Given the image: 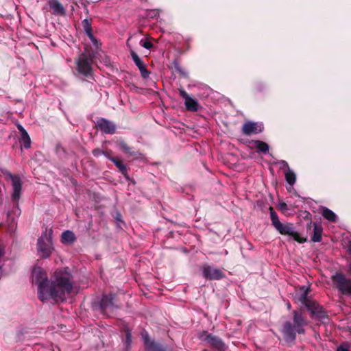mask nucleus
Here are the masks:
<instances>
[{
  "label": "nucleus",
  "mask_w": 351,
  "mask_h": 351,
  "mask_svg": "<svg viewBox=\"0 0 351 351\" xmlns=\"http://www.w3.org/2000/svg\"><path fill=\"white\" fill-rule=\"evenodd\" d=\"M32 282L38 286V295L44 302L49 299L64 301L73 292L72 276L67 268L56 269L48 280L47 272L40 267H34Z\"/></svg>",
  "instance_id": "nucleus-1"
},
{
  "label": "nucleus",
  "mask_w": 351,
  "mask_h": 351,
  "mask_svg": "<svg viewBox=\"0 0 351 351\" xmlns=\"http://www.w3.org/2000/svg\"><path fill=\"white\" fill-rule=\"evenodd\" d=\"M293 326L289 322H286L284 325L282 332L287 341L294 340L296 332L298 333H304V326L307 324L306 321L304 319L302 314L296 311L293 313Z\"/></svg>",
  "instance_id": "nucleus-2"
},
{
  "label": "nucleus",
  "mask_w": 351,
  "mask_h": 351,
  "mask_svg": "<svg viewBox=\"0 0 351 351\" xmlns=\"http://www.w3.org/2000/svg\"><path fill=\"white\" fill-rule=\"evenodd\" d=\"M269 210L272 225L281 234L291 236L295 241H298L299 243H303L305 241L300 237L297 232H295L291 223H282L273 208L270 207Z\"/></svg>",
  "instance_id": "nucleus-3"
},
{
  "label": "nucleus",
  "mask_w": 351,
  "mask_h": 351,
  "mask_svg": "<svg viewBox=\"0 0 351 351\" xmlns=\"http://www.w3.org/2000/svg\"><path fill=\"white\" fill-rule=\"evenodd\" d=\"M53 230L51 228H45L41 237L38 239L37 251L39 256L46 258L50 256L53 250L51 239Z\"/></svg>",
  "instance_id": "nucleus-4"
},
{
  "label": "nucleus",
  "mask_w": 351,
  "mask_h": 351,
  "mask_svg": "<svg viewBox=\"0 0 351 351\" xmlns=\"http://www.w3.org/2000/svg\"><path fill=\"white\" fill-rule=\"evenodd\" d=\"M93 60V57L90 53L85 52L80 54L76 61L78 72L85 76L91 75Z\"/></svg>",
  "instance_id": "nucleus-5"
},
{
  "label": "nucleus",
  "mask_w": 351,
  "mask_h": 351,
  "mask_svg": "<svg viewBox=\"0 0 351 351\" xmlns=\"http://www.w3.org/2000/svg\"><path fill=\"white\" fill-rule=\"evenodd\" d=\"M309 292L308 287L302 286L300 288V297L299 300L304 304L313 314L316 315L317 317L322 318L324 317V313L320 311L319 306L315 302H311L307 298V295Z\"/></svg>",
  "instance_id": "nucleus-6"
},
{
  "label": "nucleus",
  "mask_w": 351,
  "mask_h": 351,
  "mask_svg": "<svg viewBox=\"0 0 351 351\" xmlns=\"http://www.w3.org/2000/svg\"><path fill=\"white\" fill-rule=\"evenodd\" d=\"M332 282L338 290L344 295H351V280L338 273L332 278Z\"/></svg>",
  "instance_id": "nucleus-7"
},
{
  "label": "nucleus",
  "mask_w": 351,
  "mask_h": 351,
  "mask_svg": "<svg viewBox=\"0 0 351 351\" xmlns=\"http://www.w3.org/2000/svg\"><path fill=\"white\" fill-rule=\"evenodd\" d=\"M204 278L209 280H218L225 277L224 273L219 269L204 265L202 267Z\"/></svg>",
  "instance_id": "nucleus-8"
},
{
  "label": "nucleus",
  "mask_w": 351,
  "mask_h": 351,
  "mask_svg": "<svg viewBox=\"0 0 351 351\" xmlns=\"http://www.w3.org/2000/svg\"><path fill=\"white\" fill-rule=\"evenodd\" d=\"M180 95L184 99V105L189 111L196 112L199 109L198 102L192 98L184 90H179Z\"/></svg>",
  "instance_id": "nucleus-9"
},
{
  "label": "nucleus",
  "mask_w": 351,
  "mask_h": 351,
  "mask_svg": "<svg viewBox=\"0 0 351 351\" xmlns=\"http://www.w3.org/2000/svg\"><path fill=\"white\" fill-rule=\"evenodd\" d=\"M10 176L12 180V185L13 188L12 199L14 202H17L20 198L22 189L21 180V178L17 176L10 175Z\"/></svg>",
  "instance_id": "nucleus-10"
},
{
  "label": "nucleus",
  "mask_w": 351,
  "mask_h": 351,
  "mask_svg": "<svg viewBox=\"0 0 351 351\" xmlns=\"http://www.w3.org/2000/svg\"><path fill=\"white\" fill-rule=\"evenodd\" d=\"M263 127L262 124L248 121L246 122L242 128L243 133L245 135H251L252 134H258L263 131Z\"/></svg>",
  "instance_id": "nucleus-11"
},
{
  "label": "nucleus",
  "mask_w": 351,
  "mask_h": 351,
  "mask_svg": "<svg viewBox=\"0 0 351 351\" xmlns=\"http://www.w3.org/2000/svg\"><path fill=\"white\" fill-rule=\"evenodd\" d=\"M97 128L102 132L108 134H112L115 131V125L113 123L105 119H101L97 122Z\"/></svg>",
  "instance_id": "nucleus-12"
},
{
  "label": "nucleus",
  "mask_w": 351,
  "mask_h": 351,
  "mask_svg": "<svg viewBox=\"0 0 351 351\" xmlns=\"http://www.w3.org/2000/svg\"><path fill=\"white\" fill-rule=\"evenodd\" d=\"M142 338L144 341L147 351H165L160 346L150 340L146 332L142 333Z\"/></svg>",
  "instance_id": "nucleus-13"
},
{
  "label": "nucleus",
  "mask_w": 351,
  "mask_h": 351,
  "mask_svg": "<svg viewBox=\"0 0 351 351\" xmlns=\"http://www.w3.org/2000/svg\"><path fill=\"white\" fill-rule=\"evenodd\" d=\"M114 295L112 294L104 295L100 303V308L104 313L113 308Z\"/></svg>",
  "instance_id": "nucleus-14"
},
{
  "label": "nucleus",
  "mask_w": 351,
  "mask_h": 351,
  "mask_svg": "<svg viewBox=\"0 0 351 351\" xmlns=\"http://www.w3.org/2000/svg\"><path fill=\"white\" fill-rule=\"evenodd\" d=\"M17 128L19 130L21 136L20 138V143L25 149L29 148L31 147V139L27 131L20 124L17 125Z\"/></svg>",
  "instance_id": "nucleus-15"
},
{
  "label": "nucleus",
  "mask_w": 351,
  "mask_h": 351,
  "mask_svg": "<svg viewBox=\"0 0 351 351\" xmlns=\"http://www.w3.org/2000/svg\"><path fill=\"white\" fill-rule=\"evenodd\" d=\"M82 23L84 31L89 38L90 42L96 47V48H98V41L93 36L89 21L87 19H84Z\"/></svg>",
  "instance_id": "nucleus-16"
},
{
  "label": "nucleus",
  "mask_w": 351,
  "mask_h": 351,
  "mask_svg": "<svg viewBox=\"0 0 351 351\" xmlns=\"http://www.w3.org/2000/svg\"><path fill=\"white\" fill-rule=\"evenodd\" d=\"M75 239L76 238L74 233L70 230L64 231L61 236V242L64 244H71Z\"/></svg>",
  "instance_id": "nucleus-17"
},
{
  "label": "nucleus",
  "mask_w": 351,
  "mask_h": 351,
  "mask_svg": "<svg viewBox=\"0 0 351 351\" xmlns=\"http://www.w3.org/2000/svg\"><path fill=\"white\" fill-rule=\"evenodd\" d=\"M49 5L55 14H63L64 13L63 6L58 0H49Z\"/></svg>",
  "instance_id": "nucleus-18"
},
{
  "label": "nucleus",
  "mask_w": 351,
  "mask_h": 351,
  "mask_svg": "<svg viewBox=\"0 0 351 351\" xmlns=\"http://www.w3.org/2000/svg\"><path fill=\"white\" fill-rule=\"evenodd\" d=\"M322 227L321 225L315 223L313 226V235L311 238L313 242H319L322 240Z\"/></svg>",
  "instance_id": "nucleus-19"
},
{
  "label": "nucleus",
  "mask_w": 351,
  "mask_h": 351,
  "mask_svg": "<svg viewBox=\"0 0 351 351\" xmlns=\"http://www.w3.org/2000/svg\"><path fill=\"white\" fill-rule=\"evenodd\" d=\"M127 46L129 47L130 48H131L130 45V39H128L127 40ZM130 54H131V57H132L133 61L134 62L136 65L138 66L139 70H142L143 66L144 65V64L142 62V60L140 59V58L138 57L137 53L133 49H130Z\"/></svg>",
  "instance_id": "nucleus-20"
},
{
  "label": "nucleus",
  "mask_w": 351,
  "mask_h": 351,
  "mask_svg": "<svg viewBox=\"0 0 351 351\" xmlns=\"http://www.w3.org/2000/svg\"><path fill=\"white\" fill-rule=\"evenodd\" d=\"M322 214L323 217L329 221L334 222L337 219L336 214L327 208H324L322 209Z\"/></svg>",
  "instance_id": "nucleus-21"
},
{
  "label": "nucleus",
  "mask_w": 351,
  "mask_h": 351,
  "mask_svg": "<svg viewBox=\"0 0 351 351\" xmlns=\"http://www.w3.org/2000/svg\"><path fill=\"white\" fill-rule=\"evenodd\" d=\"M252 146L258 149V151L266 153L269 150V146L265 142L261 141H254L252 143Z\"/></svg>",
  "instance_id": "nucleus-22"
},
{
  "label": "nucleus",
  "mask_w": 351,
  "mask_h": 351,
  "mask_svg": "<svg viewBox=\"0 0 351 351\" xmlns=\"http://www.w3.org/2000/svg\"><path fill=\"white\" fill-rule=\"evenodd\" d=\"M110 160L112 161L117 167L119 169V171L124 175L126 174L127 169L125 165L122 162L121 160H119L117 158H110Z\"/></svg>",
  "instance_id": "nucleus-23"
},
{
  "label": "nucleus",
  "mask_w": 351,
  "mask_h": 351,
  "mask_svg": "<svg viewBox=\"0 0 351 351\" xmlns=\"http://www.w3.org/2000/svg\"><path fill=\"white\" fill-rule=\"evenodd\" d=\"M285 178L287 182L291 185H293L295 182V174L289 167L285 172Z\"/></svg>",
  "instance_id": "nucleus-24"
},
{
  "label": "nucleus",
  "mask_w": 351,
  "mask_h": 351,
  "mask_svg": "<svg viewBox=\"0 0 351 351\" xmlns=\"http://www.w3.org/2000/svg\"><path fill=\"white\" fill-rule=\"evenodd\" d=\"M141 45L144 48L147 49H151L153 47L152 43L151 42H149V41H147V40L144 41V42L143 40H141Z\"/></svg>",
  "instance_id": "nucleus-25"
},
{
  "label": "nucleus",
  "mask_w": 351,
  "mask_h": 351,
  "mask_svg": "<svg viewBox=\"0 0 351 351\" xmlns=\"http://www.w3.org/2000/svg\"><path fill=\"white\" fill-rule=\"evenodd\" d=\"M120 147L121 149L125 153H130V147L128 146H127V145L124 143H120Z\"/></svg>",
  "instance_id": "nucleus-26"
},
{
  "label": "nucleus",
  "mask_w": 351,
  "mask_h": 351,
  "mask_svg": "<svg viewBox=\"0 0 351 351\" xmlns=\"http://www.w3.org/2000/svg\"><path fill=\"white\" fill-rule=\"evenodd\" d=\"M337 351H350L349 346L348 344L341 345L337 350Z\"/></svg>",
  "instance_id": "nucleus-27"
},
{
  "label": "nucleus",
  "mask_w": 351,
  "mask_h": 351,
  "mask_svg": "<svg viewBox=\"0 0 351 351\" xmlns=\"http://www.w3.org/2000/svg\"><path fill=\"white\" fill-rule=\"evenodd\" d=\"M93 154L95 156L98 157L102 154H104V152L99 149H95L93 151Z\"/></svg>",
  "instance_id": "nucleus-28"
},
{
  "label": "nucleus",
  "mask_w": 351,
  "mask_h": 351,
  "mask_svg": "<svg viewBox=\"0 0 351 351\" xmlns=\"http://www.w3.org/2000/svg\"><path fill=\"white\" fill-rule=\"evenodd\" d=\"M141 75L143 77H147L148 76V73L145 67V65L143 66L142 70H140Z\"/></svg>",
  "instance_id": "nucleus-29"
},
{
  "label": "nucleus",
  "mask_w": 351,
  "mask_h": 351,
  "mask_svg": "<svg viewBox=\"0 0 351 351\" xmlns=\"http://www.w3.org/2000/svg\"><path fill=\"white\" fill-rule=\"evenodd\" d=\"M348 250L351 254V241H349L348 246ZM349 274H351V263L349 265Z\"/></svg>",
  "instance_id": "nucleus-30"
},
{
  "label": "nucleus",
  "mask_w": 351,
  "mask_h": 351,
  "mask_svg": "<svg viewBox=\"0 0 351 351\" xmlns=\"http://www.w3.org/2000/svg\"><path fill=\"white\" fill-rule=\"evenodd\" d=\"M126 339H127V342L128 343H130V342L131 341V334H130V331H128V330L126 331Z\"/></svg>",
  "instance_id": "nucleus-31"
},
{
  "label": "nucleus",
  "mask_w": 351,
  "mask_h": 351,
  "mask_svg": "<svg viewBox=\"0 0 351 351\" xmlns=\"http://www.w3.org/2000/svg\"><path fill=\"white\" fill-rule=\"evenodd\" d=\"M104 155H105V156L108 159H110V158H112L108 153H104Z\"/></svg>",
  "instance_id": "nucleus-32"
},
{
  "label": "nucleus",
  "mask_w": 351,
  "mask_h": 351,
  "mask_svg": "<svg viewBox=\"0 0 351 351\" xmlns=\"http://www.w3.org/2000/svg\"><path fill=\"white\" fill-rule=\"evenodd\" d=\"M285 207H286V204H285V203H283V204H282L280 205V208H281L282 209H285Z\"/></svg>",
  "instance_id": "nucleus-33"
},
{
  "label": "nucleus",
  "mask_w": 351,
  "mask_h": 351,
  "mask_svg": "<svg viewBox=\"0 0 351 351\" xmlns=\"http://www.w3.org/2000/svg\"><path fill=\"white\" fill-rule=\"evenodd\" d=\"M14 228H15V223H12V228H11V229H12V230H14Z\"/></svg>",
  "instance_id": "nucleus-34"
},
{
  "label": "nucleus",
  "mask_w": 351,
  "mask_h": 351,
  "mask_svg": "<svg viewBox=\"0 0 351 351\" xmlns=\"http://www.w3.org/2000/svg\"><path fill=\"white\" fill-rule=\"evenodd\" d=\"M153 13L154 14V16H156L158 14V12L157 11H153Z\"/></svg>",
  "instance_id": "nucleus-35"
},
{
  "label": "nucleus",
  "mask_w": 351,
  "mask_h": 351,
  "mask_svg": "<svg viewBox=\"0 0 351 351\" xmlns=\"http://www.w3.org/2000/svg\"><path fill=\"white\" fill-rule=\"evenodd\" d=\"M3 254L2 250L0 248V256Z\"/></svg>",
  "instance_id": "nucleus-36"
},
{
  "label": "nucleus",
  "mask_w": 351,
  "mask_h": 351,
  "mask_svg": "<svg viewBox=\"0 0 351 351\" xmlns=\"http://www.w3.org/2000/svg\"><path fill=\"white\" fill-rule=\"evenodd\" d=\"M282 163H283L285 166H287V167H288V165H287V163H286V162H284V161L282 162Z\"/></svg>",
  "instance_id": "nucleus-37"
},
{
  "label": "nucleus",
  "mask_w": 351,
  "mask_h": 351,
  "mask_svg": "<svg viewBox=\"0 0 351 351\" xmlns=\"http://www.w3.org/2000/svg\"><path fill=\"white\" fill-rule=\"evenodd\" d=\"M287 307H288V308H291V304L289 303L287 304Z\"/></svg>",
  "instance_id": "nucleus-38"
}]
</instances>
